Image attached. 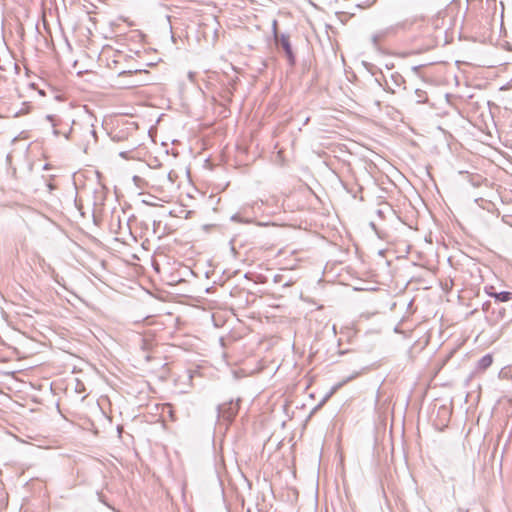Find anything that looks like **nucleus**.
Returning a JSON list of instances; mask_svg holds the SVG:
<instances>
[{
  "instance_id": "obj_1",
  "label": "nucleus",
  "mask_w": 512,
  "mask_h": 512,
  "mask_svg": "<svg viewBox=\"0 0 512 512\" xmlns=\"http://www.w3.org/2000/svg\"><path fill=\"white\" fill-rule=\"evenodd\" d=\"M274 43L278 51L283 52L288 65L290 67H294L296 64V55L292 48L290 35L288 33L281 34L280 37H277V39L274 40Z\"/></svg>"
},
{
  "instance_id": "obj_2",
  "label": "nucleus",
  "mask_w": 512,
  "mask_h": 512,
  "mask_svg": "<svg viewBox=\"0 0 512 512\" xmlns=\"http://www.w3.org/2000/svg\"><path fill=\"white\" fill-rule=\"evenodd\" d=\"M239 409L238 402L230 401L218 406V416L226 421H232Z\"/></svg>"
},
{
  "instance_id": "obj_3",
  "label": "nucleus",
  "mask_w": 512,
  "mask_h": 512,
  "mask_svg": "<svg viewBox=\"0 0 512 512\" xmlns=\"http://www.w3.org/2000/svg\"><path fill=\"white\" fill-rule=\"evenodd\" d=\"M46 119L52 124L53 126V134L55 136L63 135L66 139H69V135L72 132V128L68 129H58L57 127L61 124V121L56 118L54 115H47Z\"/></svg>"
},
{
  "instance_id": "obj_4",
  "label": "nucleus",
  "mask_w": 512,
  "mask_h": 512,
  "mask_svg": "<svg viewBox=\"0 0 512 512\" xmlns=\"http://www.w3.org/2000/svg\"><path fill=\"white\" fill-rule=\"evenodd\" d=\"M393 31V28H386V29H383V30H380V31H377L376 33H374L371 37V41L373 43V45L375 47H377L380 42L389 34Z\"/></svg>"
},
{
  "instance_id": "obj_5",
  "label": "nucleus",
  "mask_w": 512,
  "mask_h": 512,
  "mask_svg": "<svg viewBox=\"0 0 512 512\" xmlns=\"http://www.w3.org/2000/svg\"><path fill=\"white\" fill-rule=\"evenodd\" d=\"M493 363V356L491 354H486L482 356L477 362V369L484 371L489 368Z\"/></svg>"
},
{
  "instance_id": "obj_6",
  "label": "nucleus",
  "mask_w": 512,
  "mask_h": 512,
  "mask_svg": "<svg viewBox=\"0 0 512 512\" xmlns=\"http://www.w3.org/2000/svg\"><path fill=\"white\" fill-rule=\"evenodd\" d=\"M490 295L494 297L496 301L499 302H508L512 300V292L510 291L495 292L491 293Z\"/></svg>"
},
{
  "instance_id": "obj_7",
  "label": "nucleus",
  "mask_w": 512,
  "mask_h": 512,
  "mask_svg": "<svg viewBox=\"0 0 512 512\" xmlns=\"http://www.w3.org/2000/svg\"><path fill=\"white\" fill-rule=\"evenodd\" d=\"M390 80L395 87H401L405 83L404 77L398 72L392 73Z\"/></svg>"
},
{
  "instance_id": "obj_8",
  "label": "nucleus",
  "mask_w": 512,
  "mask_h": 512,
  "mask_svg": "<svg viewBox=\"0 0 512 512\" xmlns=\"http://www.w3.org/2000/svg\"><path fill=\"white\" fill-rule=\"evenodd\" d=\"M416 103L423 104L428 102L427 93L422 89L415 90Z\"/></svg>"
},
{
  "instance_id": "obj_9",
  "label": "nucleus",
  "mask_w": 512,
  "mask_h": 512,
  "mask_svg": "<svg viewBox=\"0 0 512 512\" xmlns=\"http://www.w3.org/2000/svg\"><path fill=\"white\" fill-rule=\"evenodd\" d=\"M272 33H273V39H277V37H280L282 33H279L278 31V22L277 20H273L272 22Z\"/></svg>"
},
{
  "instance_id": "obj_10",
  "label": "nucleus",
  "mask_w": 512,
  "mask_h": 512,
  "mask_svg": "<svg viewBox=\"0 0 512 512\" xmlns=\"http://www.w3.org/2000/svg\"><path fill=\"white\" fill-rule=\"evenodd\" d=\"M127 130L128 131H136L137 130V124L135 122H127Z\"/></svg>"
},
{
  "instance_id": "obj_11",
  "label": "nucleus",
  "mask_w": 512,
  "mask_h": 512,
  "mask_svg": "<svg viewBox=\"0 0 512 512\" xmlns=\"http://www.w3.org/2000/svg\"><path fill=\"white\" fill-rule=\"evenodd\" d=\"M384 90L394 94L395 93V89L393 87H391L388 83V81H386V87L383 88Z\"/></svg>"
},
{
  "instance_id": "obj_12",
  "label": "nucleus",
  "mask_w": 512,
  "mask_h": 512,
  "mask_svg": "<svg viewBox=\"0 0 512 512\" xmlns=\"http://www.w3.org/2000/svg\"><path fill=\"white\" fill-rule=\"evenodd\" d=\"M120 133H121V131H119L118 133L114 134L113 139H117V140L123 139V135H120Z\"/></svg>"
},
{
  "instance_id": "obj_13",
  "label": "nucleus",
  "mask_w": 512,
  "mask_h": 512,
  "mask_svg": "<svg viewBox=\"0 0 512 512\" xmlns=\"http://www.w3.org/2000/svg\"><path fill=\"white\" fill-rule=\"evenodd\" d=\"M373 84H374L375 86H377V87H382V84H381V83L379 82V80H377V79H374V80H373Z\"/></svg>"
},
{
  "instance_id": "obj_14",
  "label": "nucleus",
  "mask_w": 512,
  "mask_h": 512,
  "mask_svg": "<svg viewBox=\"0 0 512 512\" xmlns=\"http://www.w3.org/2000/svg\"><path fill=\"white\" fill-rule=\"evenodd\" d=\"M49 191H52L54 189V185L52 183H45Z\"/></svg>"
},
{
  "instance_id": "obj_15",
  "label": "nucleus",
  "mask_w": 512,
  "mask_h": 512,
  "mask_svg": "<svg viewBox=\"0 0 512 512\" xmlns=\"http://www.w3.org/2000/svg\"><path fill=\"white\" fill-rule=\"evenodd\" d=\"M281 278H282V276H281V275H275V277H274V281H275V282H280V281H281Z\"/></svg>"
},
{
  "instance_id": "obj_16",
  "label": "nucleus",
  "mask_w": 512,
  "mask_h": 512,
  "mask_svg": "<svg viewBox=\"0 0 512 512\" xmlns=\"http://www.w3.org/2000/svg\"><path fill=\"white\" fill-rule=\"evenodd\" d=\"M440 410L443 411L445 414L448 413V409L445 406H442Z\"/></svg>"
},
{
  "instance_id": "obj_17",
  "label": "nucleus",
  "mask_w": 512,
  "mask_h": 512,
  "mask_svg": "<svg viewBox=\"0 0 512 512\" xmlns=\"http://www.w3.org/2000/svg\"><path fill=\"white\" fill-rule=\"evenodd\" d=\"M309 121V117H307L306 119H304V124H307Z\"/></svg>"
},
{
  "instance_id": "obj_18",
  "label": "nucleus",
  "mask_w": 512,
  "mask_h": 512,
  "mask_svg": "<svg viewBox=\"0 0 512 512\" xmlns=\"http://www.w3.org/2000/svg\"><path fill=\"white\" fill-rule=\"evenodd\" d=\"M14 67L18 71L19 67H18V65L16 63H14Z\"/></svg>"
},
{
  "instance_id": "obj_19",
  "label": "nucleus",
  "mask_w": 512,
  "mask_h": 512,
  "mask_svg": "<svg viewBox=\"0 0 512 512\" xmlns=\"http://www.w3.org/2000/svg\"><path fill=\"white\" fill-rule=\"evenodd\" d=\"M120 156L125 157V153L124 152H120Z\"/></svg>"
}]
</instances>
